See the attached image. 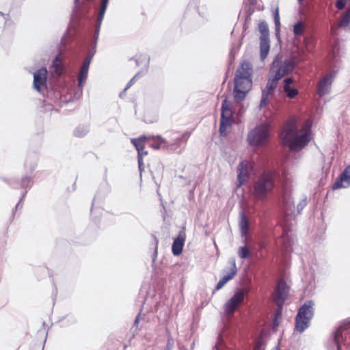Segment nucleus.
<instances>
[{"label": "nucleus", "instance_id": "1", "mask_svg": "<svg viewBox=\"0 0 350 350\" xmlns=\"http://www.w3.org/2000/svg\"><path fill=\"white\" fill-rule=\"evenodd\" d=\"M253 66L251 62L244 60L238 67L234 82V98L237 102L243 100L252 86Z\"/></svg>", "mask_w": 350, "mask_h": 350}, {"label": "nucleus", "instance_id": "2", "mask_svg": "<svg viewBox=\"0 0 350 350\" xmlns=\"http://www.w3.org/2000/svg\"><path fill=\"white\" fill-rule=\"evenodd\" d=\"M303 133L298 135L295 125L288 124L280 134L282 143L288 146L291 150H299L304 148L310 141V125L306 124L303 128Z\"/></svg>", "mask_w": 350, "mask_h": 350}, {"label": "nucleus", "instance_id": "3", "mask_svg": "<svg viewBox=\"0 0 350 350\" xmlns=\"http://www.w3.org/2000/svg\"><path fill=\"white\" fill-rule=\"evenodd\" d=\"M298 62L297 57L294 55L284 59L282 55H278L271 64L269 71L270 75L281 79L291 72Z\"/></svg>", "mask_w": 350, "mask_h": 350}, {"label": "nucleus", "instance_id": "4", "mask_svg": "<svg viewBox=\"0 0 350 350\" xmlns=\"http://www.w3.org/2000/svg\"><path fill=\"white\" fill-rule=\"evenodd\" d=\"M275 187V175L265 172L254 183L253 195L257 200L265 199Z\"/></svg>", "mask_w": 350, "mask_h": 350}, {"label": "nucleus", "instance_id": "5", "mask_svg": "<svg viewBox=\"0 0 350 350\" xmlns=\"http://www.w3.org/2000/svg\"><path fill=\"white\" fill-rule=\"evenodd\" d=\"M271 126L269 123H262L251 130L247 137L248 144L252 146H264L269 142Z\"/></svg>", "mask_w": 350, "mask_h": 350}, {"label": "nucleus", "instance_id": "6", "mask_svg": "<svg viewBox=\"0 0 350 350\" xmlns=\"http://www.w3.org/2000/svg\"><path fill=\"white\" fill-rule=\"evenodd\" d=\"M312 308H299L295 318V329L302 333L310 325V321L313 317Z\"/></svg>", "mask_w": 350, "mask_h": 350}, {"label": "nucleus", "instance_id": "7", "mask_svg": "<svg viewBox=\"0 0 350 350\" xmlns=\"http://www.w3.org/2000/svg\"><path fill=\"white\" fill-rule=\"evenodd\" d=\"M258 29L261 33L260 37V53L261 59H265L270 49L269 31L268 25L265 21L258 24Z\"/></svg>", "mask_w": 350, "mask_h": 350}, {"label": "nucleus", "instance_id": "8", "mask_svg": "<svg viewBox=\"0 0 350 350\" xmlns=\"http://www.w3.org/2000/svg\"><path fill=\"white\" fill-rule=\"evenodd\" d=\"M232 113L225 99L221 105V113L220 118L219 133L221 135L225 136L228 134L231 128Z\"/></svg>", "mask_w": 350, "mask_h": 350}, {"label": "nucleus", "instance_id": "9", "mask_svg": "<svg viewBox=\"0 0 350 350\" xmlns=\"http://www.w3.org/2000/svg\"><path fill=\"white\" fill-rule=\"evenodd\" d=\"M290 287L286 282L280 279L274 288L272 299L276 306H283L289 293Z\"/></svg>", "mask_w": 350, "mask_h": 350}, {"label": "nucleus", "instance_id": "10", "mask_svg": "<svg viewBox=\"0 0 350 350\" xmlns=\"http://www.w3.org/2000/svg\"><path fill=\"white\" fill-rule=\"evenodd\" d=\"M279 80H280V79H278V77L274 75H271V77L269 78L266 87L262 90V97L259 105L260 109L268 104V97L274 94Z\"/></svg>", "mask_w": 350, "mask_h": 350}, {"label": "nucleus", "instance_id": "11", "mask_svg": "<svg viewBox=\"0 0 350 350\" xmlns=\"http://www.w3.org/2000/svg\"><path fill=\"white\" fill-rule=\"evenodd\" d=\"M237 185L241 187L249 178L252 171V165L250 161L244 160L240 162L238 166Z\"/></svg>", "mask_w": 350, "mask_h": 350}, {"label": "nucleus", "instance_id": "12", "mask_svg": "<svg viewBox=\"0 0 350 350\" xmlns=\"http://www.w3.org/2000/svg\"><path fill=\"white\" fill-rule=\"evenodd\" d=\"M47 70L42 68L33 74V88L39 92L46 88Z\"/></svg>", "mask_w": 350, "mask_h": 350}, {"label": "nucleus", "instance_id": "13", "mask_svg": "<svg viewBox=\"0 0 350 350\" xmlns=\"http://www.w3.org/2000/svg\"><path fill=\"white\" fill-rule=\"evenodd\" d=\"M335 73L332 72L324 76L319 82L317 86V94L322 97L329 93Z\"/></svg>", "mask_w": 350, "mask_h": 350}, {"label": "nucleus", "instance_id": "14", "mask_svg": "<svg viewBox=\"0 0 350 350\" xmlns=\"http://www.w3.org/2000/svg\"><path fill=\"white\" fill-rule=\"evenodd\" d=\"M169 135L170 139L167 140L166 149H172L174 146L178 147L182 142H185L189 135L187 133L180 134L176 131H170L167 133Z\"/></svg>", "mask_w": 350, "mask_h": 350}, {"label": "nucleus", "instance_id": "15", "mask_svg": "<svg viewBox=\"0 0 350 350\" xmlns=\"http://www.w3.org/2000/svg\"><path fill=\"white\" fill-rule=\"evenodd\" d=\"M109 3V0H101L100 8H99V12L96 21V29L94 31V44H96L97 40L98 38L100 26L102 24V21L103 20L107 7Z\"/></svg>", "mask_w": 350, "mask_h": 350}, {"label": "nucleus", "instance_id": "16", "mask_svg": "<svg viewBox=\"0 0 350 350\" xmlns=\"http://www.w3.org/2000/svg\"><path fill=\"white\" fill-rule=\"evenodd\" d=\"M350 186V170L347 167L332 186L333 189L347 188Z\"/></svg>", "mask_w": 350, "mask_h": 350}, {"label": "nucleus", "instance_id": "17", "mask_svg": "<svg viewBox=\"0 0 350 350\" xmlns=\"http://www.w3.org/2000/svg\"><path fill=\"white\" fill-rule=\"evenodd\" d=\"M282 207L286 215L294 212L295 205L291 193L284 191L282 196Z\"/></svg>", "mask_w": 350, "mask_h": 350}, {"label": "nucleus", "instance_id": "18", "mask_svg": "<svg viewBox=\"0 0 350 350\" xmlns=\"http://www.w3.org/2000/svg\"><path fill=\"white\" fill-rule=\"evenodd\" d=\"M289 229L284 227L283 234L277 240V245L285 251H288L292 245L293 241L288 234Z\"/></svg>", "mask_w": 350, "mask_h": 350}, {"label": "nucleus", "instance_id": "19", "mask_svg": "<svg viewBox=\"0 0 350 350\" xmlns=\"http://www.w3.org/2000/svg\"><path fill=\"white\" fill-rule=\"evenodd\" d=\"M185 240V235L182 232H180L177 238L174 240L172 246V251L174 256H179L182 253Z\"/></svg>", "mask_w": 350, "mask_h": 350}, {"label": "nucleus", "instance_id": "20", "mask_svg": "<svg viewBox=\"0 0 350 350\" xmlns=\"http://www.w3.org/2000/svg\"><path fill=\"white\" fill-rule=\"evenodd\" d=\"M90 65V64H88V61H83L80 68L78 77V87L80 94H82L83 83L88 78Z\"/></svg>", "mask_w": 350, "mask_h": 350}, {"label": "nucleus", "instance_id": "21", "mask_svg": "<svg viewBox=\"0 0 350 350\" xmlns=\"http://www.w3.org/2000/svg\"><path fill=\"white\" fill-rule=\"evenodd\" d=\"M245 293L243 289L237 291L224 306H238L243 301Z\"/></svg>", "mask_w": 350, "mask_h": 350}, {"label": "nucleus", "instance_id": "22", "mask_svg": "<svg viewBox=\"0 0 350 350\" xmlns=\"http://www.w3.org/2000/svg\"><path fill=\"white\" fill-rule=\"evenodd\" d=\"M349 328H350V324L347 323L344 325H341L336 329L334 337V342L336 345L337 350H340L343 332L347 330Z\"/></svg>", "mask_w": 350, "mask_h": 350}, {"label": "nucleus", "instance_id": "23", "mask_svg": "<svg viewBox=\"0 0 350 350\" xmlns=\"http://www.w3.org/2000/svg\"><path fill=\"white\" fill-rule=\"evenodd\" d=\"M240 217L239 226L241 234V236L245 237L249 230V221L247 216L243 213H241Z\"/></svg>", "mask_w": 350, "mask_h": 350}, {"label": "nucleus", "instance_id": "24", "mask_svg": "<svg viewBox=\"0 0 350 350\" xmlns=\"http://www.w3.org/2000/svg\"><path fill=\"white\" fill-rule=\"evenodd\" d=\"M230 263L231 265L230 273H228L227 275H224L221 279L225 284L230 280L234 278V276L237 274V272L235 259L231 258L230 260Z\"/></svg>", "mask_w": 350, "mask_h": 350}, {"label": "nucleus", "instance_id": "25", "mask_svg": "<svg viewBox=\"0 0 350 350\" xmlns=\"http://www.w3.org/2000/svg\"><path fill=\"white\" fill-rule=\"evenodd\" d=\"M146 139L147 137L146 136H141L138 139H133L131 140V143L135 147L137 152H139V150L144 149V142Z\"/></svg>", "mask_w": 350, "mask_h": 350}, {"label": "nucleus", "instance_id": "26", "mask_svg": "<svg viewBox=\"0 0 350 350\" xmlns=\"http://www.w3.org/2000/svg\"><path fill=\"white\" fill-rule=\"evenodd\" d=\"M89 132V127L85 125H79L74 131V135L78 137H83Z\"/></svg>", "mask_w": 350, "mask_h": 350}, {"label": "nucleus", "instance_id": "27", "mask_svg": "<svg viewBox=\"0 0 350 350\" xmlns=\"http://www.w3.org/2000/svg\"><path fill=\"white\" fill-rule=\"evenodd\" d=\"M350 23V7L347 8L345 14L342 16L338 25L340 27H345Z\"/></svg>", "mask_w": 350, "mask_h": 350}, {"label": "nucleus", "instance_id": "28", "mask_svg": "<svg viewBox=\"0 0 350 350\" xmlns=\"http://www.w3.org/2000/svg\"><path fill=\"white\" fill-rule=\"evenodd\" d=\"M159 142H154L150 146L155 149L166 148L167 139L162 138L161 136H157Z\"/></svg>", "mask_w": 350, "mask_h": 350}, {"label": "nucleus", "instance_id": "29", "mask_svg": "<svg viewBox=\"0 0 350 350\" xmlns=\"http://www.w3.org/2000/svg\"><path fill=\"white\" fill-rule=\"evenodd\" d=\"M282 308H278L274 315L273 321V329H275L280 325L282 321Z\"/></svg>", "mask_w": 350, "mask_h": 350}, {"label": "nucleus", "instance_id": "30", "mask_svg": "<svg viewBox=\"0 0 350 350\" xmlns=\"http://www.w3.org/2000/svg\"><path fill=\"white\" fill-rule=\"evenodd\" d=\"M284 92L286 94L287 96L290 98H295L298 94V90L291 86L283 87Z\"/></svg>", "mask_w": 350, "mask_h": 350}, {"label": "nucleus", "instance_id": "31", "mask_svg": "<svg viewBox=\"0 0 350 350\" xmlns=\"http://www.w3.org/2000/svg\"><path fill=\"white\" fill-rule=\"evenodd\" d=\"M32 185L31 178L29 176H25L22 178L20 181V186L21 188L31 187Z\"/></svg>", "mask_w": 350, "mask_h": 350}, {"label": "nucleus", "instance_id": "32", "mask_svg": "<svg viewBox=\"0 0 350 350\" xmlns=\"http://www.w3.org/2000/svg\"><path fill=\"white\" fill-rule=\"evenodd\" d=\"M238 254L241 258L245 259L250 256L249 249L246 247H241L239 249Z\"/></svg>", "mask_w": 350, "mask_h": 350}, {"label": "nucleus", "instance_id": "33", "mask_svg": "<svg viewBox=\"0 0 350 350\" xmlns=\"http://www.w3.org/2000/svg\"><path fill=\"white\" fill-rule=\"evenodd\" d=\"M304 23L301 21L297 22L293 27V32L295 36H301L304 31Z\"/></svg>", "mask_w": 350, "mask_h": 350}, {"label": "nucleus", "instance_id": "34", "mask_svg": "<svg viewBox=\"0 0 350 350\" xmlns=\"http://www.w3.org/2000/svg\"><path fill=\"white\" fill-rule=\"evenodd\" d=\"M36 161H37V157L33 155V156L27 159V160L25 163V165L27 167L28 166V165H29V168H30L31 171H32L35 168Z\"/></svg>", "mask_w": 350, "mask_h": 350}, {"label": "nucleus", "instance_id": "35", "mask_svg": "<svg viewBox=\"0 0 350 350\" xmlns=\"http://www.w3.org/2000/svg\"><path fill=\"white\" fill-rule=\"evenodd\" d=\"M238 308H226L225 314L223 317L224 321H228L230 319L233 313L236 311Z\"/></svg>", "mask_w": 350, "mask_h": 350}, {"label": "nucleus", "instance_id": "36", "mask_svg": "<svg viewBox=\"0 0 350 350\" xmlns=\"http://www.w3.org/2000/svg\"><path fill=\"white\" fill-rule=\"evenodd\" d=\"M274 23L275 26V31L279 32L280 28V16H279V11L277 8L275 10V14H274Z\"/></svg>", "mask_w": 350, "mask_h": 350}, {"label": "nucleus", "instance_id": "37", "mask_svg": "<svg viewBox=\"0 0 350 350\" xmlns=\"http://www.w3.org/2000/svg\"><path fill=\"white\" fill-rule=\"evenodd\" d=\"M96 44H94L92 49L88 51L87 56H86L85 59H84V61H88V64H90L92 60V58H93L95 53H96Z\"/></svg>", "mask_w": 350, "mask_h": 350}, {"label": "nucleus", "instance_id": "38", "mask_svg": "<svg viewBox=\"0 0 350 350\" xmlns=\"http://www.w3.org/2000/svg\"><path fill=\"white\" fill-rule=\"evenodd\" d=\"M52 66L55 69V71L57 72H58L59 71L60 72V70H61V61L58 58V57H56L55 58V59L53 62Z\"/></svg>", "mask_w": 350, "mask_h": 350}, {"label": "nucleus", "instance_id": "39", "mask_svg": "<svg viewBox=\"0 0 350 350\" xmlns=\"http://www.w3.org/2000/svg\"><path fill=\"white\" fill-rule=\"evenodd\" d=\"M152 237L154 241V258H153V261L155 260V258H157V249H158V243H159V241L157 239V238L156 237L155 235H152Z\"/></svg>", "mask_w": 350, "mask_h": 350}, {"label": "nucleus", "instance_id": "40", "mask_svg": "<svg viewBox=\"0 0 350 350\" xmlns=\"http://www.w3.org/2000/svg\"><path fill=\"white\" fill-rule=\"evenodd\" d=\"M307 204V200L306 198L303 199L298 204H297V212L299 213L303 208L306 206Z\"/></svg>", "mask_w": 350, "mask_h": 350}, {"label": "nucleus", "instance_id": "41", "mask_svg": "<svg viewBox=\"0 0 350 350\" xmlns=\"http://www.w3.org/2000/svg\"><path fill=\"white\" fill-rule=\"evenodd\" d=\"M346 5V1L345 0H337L336 2V7L338 10H342L345 8Z\"/></svg>", "mask_w": 350, "mask_h": 350}, {"label": "nucleus", "instance_id": "42", "mask_svg": "<svg viewBox=\"0 0 350 350\" xmlns=\"http://www.w3.org/2000/svg\"><path fill=\"white\" fill-rule=\"evenodd\" d=\"M140 74V72H137L130 81L129 82L127 83V85H126V88H124V91H126L127 89H129L133 84L134 80L135 79L136 77H137Z\"/></svg>", "mask_w": 350, "mask_h": 350}, {"label": "nucleus", "instance_id": "43", "mask_svg": "<svg viewBox=\"0 0 350 350\" xmlns=\"http://www.w3.org/2000/svg\"><path fill=\"white\" fill-rule=\"evenodd\" d=\"M148 154V151L144 149H142L139 150V152H137V159H142L144 157L146 156Z\"/></svg>", "mask_w": 350, "mask_h": 350}, {"label": "nucleus", "instance_id": "44", "mask_svg": "<svg viewBox=\"0 0 350 350\" xmlns=\"http://www.w3.org/2000/svg\"><path fill=\"white\" fill-rule=\"evenodd\" d=\"M293 83V79L291 77L286 78L284 80V87L291 86V84Z\"/></svg>", "mask_w": 350, "mask_h": 350}, {"label": "nucleus", "instance_id": "45", "mask_svg": "<svg viewBox=\"0 0 350 350\" xmlns=\"http://www.w3.org/2000/svg\"><path fill=\"white\" fill-rule=\"evenodd\" d=\"M137 160H138V167H139V170L140 172H142L144 170L143 159H137Z\"/></svg>", "mask_w": 350, "mask_h": 350}, {"label": "nucleus", "instance_id": "46", "mask_svg": "<svg viewBox=\"0 0 350 350\" xmlns=\"http://www.w3.org/2000/svg\"><path fill=\"white\" fill-rule=\"evenodd\" d=\"M26 194H27V191H25V192L22 194V196H21V198H20V200H19L18 203L16 204V207H15V208H16V209H18V208L20 204H21V203L22 202V201L24 200V198H25V197Z\"/></svg>", "mask_w": 350, "mask_h": 350}, {"label": "nucleus", "instance_id": "47", "mask_svg": "<svg viewBox=\"0 0 350 350\" xmlns=\"http://www.w3.org/2000/svg\"><path fill=\"white\" fill-rule=\"evenodd\" d=\"M224 284H225V283H224V282L221 280H220L218 282V283L217 284L215 289L216 290H219L220 288H221L224 286Z\"/></svg>", "mask_w": 350, "mask_h": 350}, {"label": "nucleus", "instance_id": "48", "mask_svg": "<svg viewBox=\"0 0 350 350\" xmlns=\"http://www.w3.org/2000/svg\"><path fill=\"white\" fill-rule=\"evenodd\" d=\"M314 305V301L312 300H308L306 301L301 306H312Z\"/></svg>", "mask_w": 350, "mask_h": 350}, {"label": "nucleus", "instance_id": "49", "mask_svg": "<svg viewBox=\"0 0 350 350\" xmlns=\"http://www.w3.org/2000/svg\"><path fill=\"white\" fill-rule=\"evenodd\" d=\"M251 4L254 5L256 3V0H250Z\"/></svg>", "mask_w": 350, "mask_h": 350}, {"label": "nucleus", "instance_id": "50", "mask_svg": "<svg viewBox=\"0 0 350 350\" xmlns=\"http://www.w3.org/2000/svg\"><path fill=\"white\" fill-rule=\"evenodd\" d=\"M138 321H139V317H137L135 321V323L137 324L138 323Z\"/></svg>", "mask_w": 350, "mask_h": 350}, {"label": "nucleus", "instance_id": "51", "mask_svg": "<svg viewBox=\"0 0 350 350\" xmlns=\"http://www.w3.org/2000/svg\"><path fill=\"white\" fill-rule=\"evenodd\" d=\"M348 170H350V165L348 166Z\"/></svg>", "mask_w": 350, "mask_h": 350}, {"label": "nucleus", "instance_id": "52", "mask_svg": "<svg viewBox=\"0 0 350 350\" xmlns=\"http://www.w3.org/2000/svg\"><path fill=\"white\" fill-rule=\"evenodd\" d=\"M0 15H3V14L2 12H0Z\"/></svg>", "mask_w": 350, "mask_h": 350}, {"label": "nucleus", "instance_id": "53", "mask_svg": "<svg viewBox=\"0 0 350 350\" xmlns=\"http://www.w3.org/2000/svg\"><path fill=\"white\" fill-rule=\"evenodd\" d=\"M298 1H299V2H301V0H298Z\"/></svg>", "mask_w": 350, "mask_h": 350}]
</instances>
